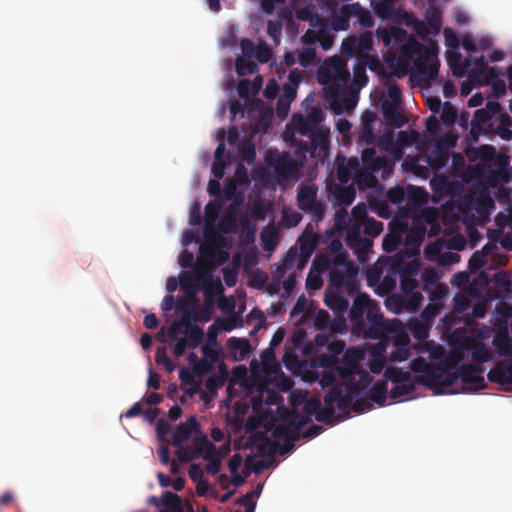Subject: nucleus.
Wrapping results in <instances>:
<instances>
[{
    "instance_id": "1a4fd4ad",
    "label": "nucleus",
    "mask_w": 512,
    "mask_h": 512,
    "mask_svg": "<svg viewBox=\"0 0 512 512\" xmlns=\"http://www.w3.org/2000/svg\"><path fill=\"white\" fill-rule=\"evenodd\" d=\"M346 260H348V254L343 249L341 241L333 239L326 247L324 253L316 255L312 267L316 272H325L334 264H343Z\"/></svg>"
},
{
    "instance_id": "de8ad7c7",
    "label": "nucleus",
    "mask_w": 512,
    "mask_h": 512,
    "mask_svg": "<svg viewBox=\"0 0 512 512\" xmlns=\"http://www.w3.org/2000/svg\"><path fill=\"white\" fill-rule=\"evenodd\" d=\"M238 150L241 154V158L244 161H246L248 163L254 162V160L256 158V151H255V146H254L253 142H251V141L241 142L238 146Z\"/></svg>"
},
{
    "instance_id": "e433bc0d",
    "label": "nucleus",
    "mask_w": 512,
    "mask_h": 512,
    "mask_svg": "<svg viewBox=\"0 0 512 512\" xmlns=\"http://www.w3.org/2000/svg\"><path fill=\"white\" fill-rule=\"evenodd\" d=\"M387 381L388 380L377 382L369 391V397L372 400V402H375L380 406H383L387 399Z\"/></svg>"
},
{
    "instance_id": "864d4df0",
    "label": "nucleus",
    "mask_w": 512,
    "mask_h": 512,
    "mask_svg": "<svg viewBox=\"0 0 512 512\" xmlns=\"http://www.w3.org/2000/svg\"><path fill=\"white\" fill-rule=\"evenodd\" d=\"M364 7L360 5V3L355 2L351 4L343 5L340 9V14L344 16V18L351 19V18H357L360 16L361 12L363 11Z\"/></svg>"
},
{
    "instance_id": "4468645a",
    "label": "nucleus",
    "mask_w": 512,
    "mask_h": 512,
    "mask_svg": "<svg viewBox=\"0 0 512 512\" xmlns=\"http://www.w3.org/2000/svg\"><path fill=\"white\" fill-rule=\"evenodd\" d=\"M333 369L335 373L343 380L344 385L342 384V386L345 388L346 384L354 381L357 374L360 373L358 357L350 359V353L345 352L343 356V363L336 365Z\"/></svg>"
},
{
    "instance_id": "4d7b16f0",
    "label": "nucleus",
    "mask_w": 512,
    "mask_h": 512,
    "mask_svg": "<svg viewBox=\"0 0 512 512\" xmlns=\"http://www.w3.org/2000/svg\"><path fill=\"white\" fill-rule=\"evenodd\" d=\"M254 57L260 63H267L272 57V50L266 43H260L256 47Z\"/></svg>"
},
{
    "instance_id": "6e6d98bb",
    "label": "nucleus",
    "mask_w": 512,
    "mask_h": 512,
    "mask_svg": "<svg viewBox=\"0 0 512 512\" xmlns=\"http://www.w3.org/2000/svg\"><path fill=\"white\" fill-rule=\"evenodd\" d=\"M372 403L373 402L370 399V397L366 398V397H358L357 396L352 401V405H351L350 409H352L353 411H355L357 413H364L372 408V406H373Z\"/></svg>"
},
{
    "instance_id": "8fccbe9b",
    "label": "nucleus",
    "mask_w": 512,
    "mask_h": 512,
    "mask_svg": "<svg viewBox=\"0 0 512 512\" xmlns=\"http://www.w3.org/2000/svg\"><path fill=\"white\" fill-rule=\"evenodd\" d=\"M334 404L335 403L325 404L326 407H322L321 405L319 411L315 416V419L318 422L333 423V420L335 418V409L333 407Z\"/></svg>"
},
{
    "instance_id": "393cba45",
    "label": "nucleus",
    "mask_w": 512,
    "mask_h": 512,
    "mask_svg": "<svg viewBox=\"0 0 512 512\" xmlns=\"http://www.w3.org/2000/svg\"><path fill=\"white\" fill-rule=\"evenodd\" d=\"M492 344L500 356H512V339L507 328L499 329L495 333Z\"/></svg>"
},
{
    "instance_id": "49530a36",
    "label": "nucleus",
    "mask_w": 512,
    "mask_h": 512,
    "mask_svg": "<svg viewBox=\"0 0 512 512\" xmlns=\"http://www.w3.org/2000/svg\"><path fill=\"white\" fill-rule=\"evenodd\" d=\"M155 361L159 365H163L165 370L172 372L175 369V365L167 354L165 346H159L155 353Z\"/></svg>"
},
{
    "instance_id": "603ef678",
    "label": "nucleus",
    "mask_w": 512,
    "mask_h": 512,
    "mask_svg": "<svg viewBox=\"0 0 512 512\" xmlns=\"http://www.w3.org/2000/svg\"><path fill=\"white\" fill-rule=\"evenodd\" d=\"M453 310L458 313L466 312L471 306V300L469 296L464 293H457L453 299Z\"/></svg>"
},
{
    "instance_id": "a19ab883",
    "label": "nucleus",
    "mask_w": 512,
    "mask_h": 512,
    "mask_svg": "<svg viewBox=\"0 0 512 512\" xmlns=\"http://www.w3.org/2000/svg\"><path fill=\"white\" fill-rule=\"evenodd\" d=\"M361 159L363 165L372 170H377L380 168L382 160L377 157L376 150L374 148L368 147L362 151Z\"/></svg>"
},
{
    "instance_id": "c03bdc74",
    "label": "nucleus",
    "mask_w": 512,
    "mask_h": 512,
    "mask_svg": "<svg viewBox=\"0 0 512 512\" xmlns=\"http://www.w3.org/2000/svg\"><path fill=\"white\" fill-rule=\"evenodd\" d=\"M383 231V223L374 218L366 217L363 221V233L369 237H377Z\"/></svg>"
},
{
    "instance_id": "f03ea898",
    "label": "nucleus",
    "mask_w": 512,
    "mask_h": 512,
    "mask_svg": "<svg viewBox=\"0 0 512 512\" xmlns=\"http://www.w3.org/2000/svg\"><path fill=\"white\" fill-rule=\"evenodd\" d=\"M221 209L219 202L209 201L206 204L204 235L207 243L201 244L199 249L201 255L208 258L214 266L223 265L229 260L227 250L231 248V243L216 233V221Z\"/></svg>"
},
{
    "instance_id": "5fc2aeb1",
    "label": "nucleus",
    "mask_w": 512,
    "mask_h": 512,
    "mask_svg": "<svg viewBox=\"0 0 512 512\" xmlns=\"http://www.w3.org/2000/svg\"><path fill=\"white\" fill-rule=\"evenodd\" d=\"M411 369L416 373H421L420 375H426L428 373H435L436 369H434L424 358L418 357L413 360L411 364Z\"/></svg>"
},
{
    "instance_id": "412c9836",
    "label": "nucleus",
    "mask_w": 512,
    "mask_h": 512,
    "mask_svg": "<svg viewBox=\"0 0 512 512\" xmlns=\"http://www.w3.org/2000/svg\"><path fill=\"white\" fill-rule=\"evenodd\" d=\"M260 443L258 444V449L261 452H265L266 449L272 445L275 446L274 451H277L280 455H285L291 452L294 449L295 441L299 440V435H295L294 437H289V439H285L282 445L272 442L269 437L264 434L258 436Z\"/></svg>"
},
{
    "instance_id": "a211bd4d",
    "label": "nucleus",
    "mask_w": 512,
    "mask_h": 512,
    "mask_svg": "<svg viewBox=\"0 0 512 512\" xmlns=\"http://www.w3.org/2000/svg\"><path fill=\"white\" fill-rule=\"evenodd\" d=\"M492 383L499 385H512V364L499 362L487 374Z\"/></svg>"
},
{
    "instance_id": "4be33fe9",
    "label": "nucleus",
    "mask_w": 512,
    "mask_h": 512,
    "mask_svg": "<svg viewBox=\"0 0 512 512\" xmlns=\"http://www.w3.org/2000/svg\"><path fill=\"white\" fill-rule=\"evenodd\" d=\"M227 349L237 361H242L251 352V345L246 338L231 337L227 340Z\"/></svg>"
},
{
    "instance_id": "39448f33",
    "label": "nucleus",
    "mask_w": 512,
    "mask_h": 512,
    "mask_svg": "<svg viewBox=\"0 0 512 512\" xmlns=\"http://www.w3.org/2000/svg\"><path fill=\"white\" fill-rule=\"evenodd\" d=\"M328 270L329 289L346 291L347 295L357 293V270L353 263L346 260L343 264H334Z\"/></svg>"
},
{
    "instance_id": "680f3d73",
    "label": "nucleus",
    "mask_w": 512,
    "mask_h": 512,
    "mask_svg": "<svg viewBox=\"0 0 512 512\" xmlns=\"http://www.w3.org/2000/svg\"><path fill=\"white\" fill-rule=\"evenodd\" d=\"M411 355L409 346H394L390 352V357L393 361H405Z\"/></svg>"
},
{
    "instance_id": "c756f323",
    "label": "nucleus",
    "mask_w": 512,
    "mask_h": 512,
    "mask_svg": "<svg viewBox=\"0 0 512 512\" xmlns=\"http://www.w3.org/2000/svg\"><path fill=\"white\" fill-rule=\"evenodd\" d=\"M406 231V224H399L398 229L392 228L390 233L383 239V249L386 252H393L402 244V234Z\"/></svg>"
},
{
    "instance_id": "37998d69",
    "label": "nucleus",
    "mask_w": 512,
    "mask_h": 512,
    "mask_svg": "<svg viewBox=\"0 0 512 512\" xmlns=\"http://www.w3.org/2000/svg\"><path fill=\"white\" fill-rule=\"evenodd\" d=\"M213 301L209 299L205 305L200 307L193 315V319L196 322L207 323L212 319L214 314Z\"/></svg>"
},
{
    "instance_id": "0e129e2a",
    "label": "nucleus",
    "mask_w": 512,
    "mask_h": 512,
    "mask_svg": "<svg viewBox=\"0 0 512 512\" xmlns=\"http://www.w3.org/2000/svg\"><path fill=\"white\" fill-rule=\"evenodd\" d=\"M487 263V258L485 257V253L480 251H475L470 260H469V268L471 270H478L484 267Z\"/></svg>"
},
{
    "instance_id": "cd10ccee",
    "label": "nucleus",
    "mask_w": 512,
    "mask_h": 512,
    "mask_svg": "<svg viewBox=\"0 0 512 512\" xmlns=\"http://www.w3.org/2000/svg\"><path fill=\"white\" fill-rule=\"evenodd\" d=\"M182 324L185 328L183 333L185 338L190 343V348H197L204 339L203 329L196 324H192L191 321L186 317L182 318Z\"/></svg>"
},
{
    "instance_id": "6e6552de",
    "label": "nucleus",
    "mask_w": 512,
    "mask_h": 512,
    "mask_svg": "<svg viewBox=\"0 0 512 512\" xmlns=\"http://www.w3.org/2000/svg\"><path fill=\"white\" fill-rule=\"evenodd\" d=\"M179 283L188 296L195 297L196 290L199 287L204 288L207 297L211 296L212 275L206 268L196 266L194 276L189 272H182L179 276Z\"/></svg>"
},
{
    "instance_id": "473e14b6",
    "label": "nucleus",
    "mask_w": 512,
    "mask_h": 512,
    "mask_svg": "<svg viewBox=\"0 0 512 512\" xmlns=\"http://www.w3.org/2000/svg\"><path fill=\"white\" fill-rule=\"evenodd\" d=\"M194 445L196 446L197 458L201 456L204 459H211L216 455V446L209 441L206 435L196 436Z\"/></svg>"
},
{
    "instance_id": "f8f14e48",
    "label": "nucleus",
    "mask_w": 512,
    "mask_h": 512,
    "mask_svg": "<svg viewBox=\"0 0 512 512\" xmlns=\"http://www.w3.org/2000/svg\"><path fill=\"white\" fill-rule=\"evenodd\" d=\"M404 233V249L398 252L402 253V256L398 257L400 261H402L405 257L411 258L419 253V248L425 236V228L419 227L412 228L410 230L406 228Z\"/></svg>"
},
{
    "instance_id": "338daca9",
    "label": "nucleus",
    "mask_w": 512,
    "mask_h": 512,
    "mask_svg": "<svg viewBox=\"0 0 512 512\" xmlns=\"http://www.w3.org/2000/svg\"><path fill=\"white\" fill-rule=\"evenodd\" d=\"M405 191L402 187L396 186L394 188L389 189L387 192V197L389 201L393 204H401L405 199Z\"/></svg>"
},
{
    "instance_id": "4c0bfd02",
    "label": "nucleus",
    "mask_w": 512,
    "mask_h": 512,
    "mask_svg": "<svg viewBox=\"0 0 512 512\" xmlns=\"http://www.w3.org/2000/svg\"><path fill=\"white\" fill-rule=\"evenodd\" d=\"M456 366V372L458 379L465 384L474 374H480L483 371V367L479 364L468 363V364H459Z\"/></svg>"
},
{
    "instance_id": "c9c22d12",
    "label": "nucleus",
    "mask_w": 512,
    "mask_h": 512,
    "mask_svg": "<svg viewBox=\"0 0 512 512\" xmlns=\"http://www.w3.org/2000/svg\"><path fill=\"white\" fill-rule=\"evenodd\" d=\"M425 20L433 33L437 34L440 32L442 25V12L437 6L430 5L427 8L425 12Z\"/></svg>"
},
{
    "instance_id": "69168bd1",
    "label": "nucleus",
    "mask_w": 512,
    "mask_h": 512,
    "mask_svg": "<svg viewBox=\"0 0 512 512\" xmlns=\"http://www.w3.org/2000/svg\"><path fill=\"white\" fill-rule=\"evenodd\" d=\"M272 436L275 438L285 437L286 439H289V437H294L295 433L290 425L277 424L273 427Z\"/></svg>"
},
{
    "instance_id": "b1692460",
    "label": "nucleus",
    "mask_w": 512,
    "mask_h": 512,
    "mask_svg": "<svg viewBox=\"0 0 512 512\" xmlns=\"http://www.w3.org/2000/svg\"><path fill=\"white\" fill-rule=\"evenodd\" d=\"M414 271H416L414 265L407 264L403 267L402 261L399 260V268L396 269V273L400 276V287L404 293H411L418 286L417 280L411 276Z\"/></svg>"
},
{
    "instance_id": "58836bf2",
    "label": "nucleus",
    "mask_w": 512,
    "mask_h": 512,
    "mask_svg": "<svg viewBox=\"0 0 512 512\" xmlns=\"http://www.w3.org/2000/svg\"><path fill=\"white\" fill-rule=\"evenodd\" d=\"M487 62L484 58V56H480L479 58H476L474 61V65L469 71L468 78L472 82H477V85L479 82H481V79L483 75L485 74V71L487 70Z\"/></svg>"
},
{
    "instance_id": "aec40b11",
    "label": "nucleus",
    "mask_w": 512,
    "mask_h": 512,
    "mask_svg": "<svg viewBox=\"0 0 512 512\" xmlns=\"http://www.w3.org/2000/svg\"><path fill=\"white\" fill-rule=\"evenodd\" d=\"M376 116L373 112L367 111L361 118V129L358 136V141L367 145L375 142L374 124Z\"/></svg>"
},
{
    "instance_id": "f257e3e1",
    "label": "nucleus",
    "mask_w": 512,
    "mask_h": 512,
    "mask_svg": "<svg viewBox=\"0 0 512 512\" xmlns=\"http://www.w3.org/2000/svg\"><path fill=\"white\" fill-rule=\"evenodd\" d=\"M349 315L353 333L365 339H378L387 327L379 305L365 293L356 295Z\"/></svg>"
},
{
    "instance_id": "e2e57ef3",
    "label": "nucleus",
    "mask_w": 512,
    "mask_h": 512,
    "mask_svg": "<svg viewBox=\"0 0 512 512\" xmlns=\"http://www.w3.org/2000/svg\"><path fill=\"white\" fill-rule=\"evenodd\" d=\"M457 117L456 109L449 103L445 102L443 106V112L441 114V119L445 124H453Z\"/></svg>"
},
{
    "instance_id": "20e7f679",
    "label": "nucleus",
    "mask_w": 512,
    "mask_h": 512,
    "mask_svg": "<svg viewBox=\"0 0 512 512\" xmlns=\"http://www.w3.org/2000/svg\"><path fill=\"white\" fill-rule=\"evenodd\" d=\"M358 375L360 377L358 382L351 381V383L346 384L345 388H343L342 383L332 387L325 394L324 403H337L339 411L348 416L354 398L359 395L361 389L367 388L372 381V377L367 372L360 371Z\"/></svg>"
},
{
    "instance_id": "5701e85b",
    "label": "nucleus",
    "mask_w": 512,
    "mask_h": 512,
    "mask_svg": "<svg viewBox=\"0 0 512 512\" xmlns=\"http://www.w3.org/2000/svg\"><path fill=\"white\" fill-rule=\"evenodd\" d=\"M382 111L385 120L394 128H401L407 122V118L401 113L399 105H394L388 100L383 102Z\"/></svg>"
},
{
    "instance_id": "79ce46f5",
    "label": "nucleus",
    "mask_w": 512,
    "mask_h": 512,
    "mask_svg": "<svg viewBox=\"0 0 512 512\" xmlns=\"http://www.w3.org/2000/svg\"><path fill=\"white\" fill-rule=\"evenodd\" d=\"M395 274L396 273L387 272L386 275L382 276V279L376 288L378 295L385 296L394 290L396 287Z\"/></svg>"
},
{
    "instance_id": "a18cd8bd",
    "label": "nucleus",
    "mask_w": 512,
    "mask_h": 512,
    "mask_svg": "<svg viewBox=\"0 0 512 512\" xmlns=\"http://www.w3.org/2000/svg\"><path fill=\"white\" fill-rule=\"evenodd\" d=\"M177 448L178 449L176 450L175 455L178 461L187 463L197 459V451L196 446L194 445V441L192 442L191 446L182 447L181 445Z\"/></svg>"
},
{
    "instance_id": "09e8293b",
    "label": "nucleus",
    "mask_w": 512,
    "mask_h": 512,
    "mask_svg": "<svg viewBox=\"0 0 512 512\" xmlns=\"http://www.w3.org/2000/svg\"><path fill=\"white\" fill-rule=\"evenodd\" d=\"M406 32L399 28H393L391 30L386 28H378L376 31V35L385 46H389L391 44L392 38H395L398 34H405Z\"/></svg>"
},
{
    "instance_id": "9b49d317",
    "label": "nucleus",
    "mask_w": 512,
    "mask_h": 512,
    "mask_svg": "<svg viewBox=\"0 0 512 512\" xmlns=\"http://www.w3.org/2000/svg\"><path fill=\"white\" fill-rule=\"evenodd\" d=\"M384 324L387 326L385 331L378 339L382 341L391 340L393 346H409L410 338L403 324L398 320L389 321L384 318Z\"/></svg>"
},
{
    "instance_id": "72a5a7b5",
    "label": "nucleus",
    "mask_w": 512,
    "mask_h": 512,
    "mask_svg": "<svg viewBox=\"0 0 512 512\" xmlns=\"http://www.w3.org/2000/svg\"><path fill=\"white\" fill-rule=\"evenodd\" d=\"M160 501L162 508L159 512H182V499L177 494L165 491Z\"/></svg>"
},
{
    "instance_id": "9d476101",
    "label": "nucleus",
    "mask_w": 512,
    "mask_h": 512,
    "mask_svg": "<svg viewBox=\"0 0 512 512\" xmlns=\"http://www.w3.org/2000/svg\"><path fill=\"white\" fill-rule=\"evenodd\" d=\"M458 380L457 372L452 374L435 371L426 375H419L417 381L419 384L432 390L435 394H444Z\"/></svg>"
},
{
    "instance_id": "13d9d810",
    "label": "nucleus",
    "mask_w": 512,
    "mask_h": 512,
    "mask_svg": "<svg viewBox=\"0 0 512 512\" xmlns=\"http://www.w3.org/2000/svg\"><path fill=\"white\" fill-rule=\"evenodd\" d=\"M316 57V51L314 48H304L298 55L299 64L303 67L310 66Z\"/></svg>"
},
{
    "instance_id": "3c124183",
    "label": "nucleus",
    "mask_w": 512,
    "mask_h": 512,
    "mask_svg": "<svg viewBox=\"0 0 512 512\" xmlns=\"http://www.w3.org/2000/svg\"><path fill=\"white\" fill-rule=\"evenodd\" d=\"M267 34L278 45L282 36V25L279 21L267 20Z\"/></svg>"
},
{
    "instance_id": "c85d7f7f",
    "label": "nucleus",
    "mask_w": 512,
    "mask_h": 512,
    "mask_svg": "<svg viewBox=\"0 0 512 512\" xmlns=\"http://www.w3.org/2000/svg\"><path fill=\"white\" fill-rule=\"evenodd\" d=\"M217 230L224 234L237 232L238 221L237 209L235 207H231V209L220 218L216 226V231Z\"/></svg>"
},
{
    "instance_id": "774afa93",
    "label": "nucleus",
    "mask_w": 512,
    "mask_h": 512,
    "mask_svg": "<svg viewBox=\"0 0 512 512\" xmlns=\"http://www.w3.org/2000/svg\"><path fill=\"white\" fill-rule=\"evenodd\" d=\"M321 406V402L317 398H310L306 401L303 407V412L306 416L312 418V416H316Z\"/></svg>"
},
{
    "instance_id": "dca6fc26",
    "label": "nucleus",
    "mask_w": 512,
    "mask_h": 512,
    "mask_svg": "<svg viewBox=\"0 0 512 512\" xmlns=\"http://www.w3.org/2000/svg\"><path fill=\"white\" fill-rule=\"evenodd\" d=\"M346 294V291L327 288L324 302L335 314L345 313L349 306Z\"/></svg>"
},
{
    "instance_id": "7c9ffc66",
    "label": "nucleus",
    "mask_w": 512,
    "mask_h": 512,
    "mask_svg": "<svg viewBox=\"0 0 512 512\" xmlns=\"http://www.w3.org/2000/svg\"><path fill=\"white\" fill-rule=\"evenodd\" d=\"M463 347L466 349H472L471 358L479 365L486 363L491 359L490 352L484 343H474L469 339H465Z\"/></svg>"
},
{
    "instance_id": "f3484780",
    "label": "nucleus",
    "mask_w": 512,
    "mask_h": 512,
    "mask_svg": "<svg viewBox=\"0 0 512 512\" xmlns=\"http://www.w3.org/2000/svg\"><path fill=\"white\" fill-rule=\"evenodd\" d=\"M199 430V423L196 417L191 416L186 422L180 423L173 432L172 444L176 447L181 446L191 438L194 432Z\"/></svg>"
},
{
    "instance_id": "a878e982",
    "label": "nucleus",
    "mask_w": 512,
    "mask_h": 512,
    "mask_svg": "<svg viewBox=\"0 0 512 512\" xmlns=\"http://www.w3.org/2000/svg\"><path fill=\"white\" fill-rule=\"evenodd\" d=\"M300 249L302 253L308 257L310 256L319 245L320 235L312 230L309 224L304 230L302 236L299 238Z\"/></svg>"
},
{
    "instance_id": "ddd939ff",
    "label": "nucleus",
    "mask_w": 512,
    "mask_h": 512,
    "mask_svg": "<svg viewBox=\"0 0 512 512\" xmlns=\"http://www.w3.org/2000/svg\"><path fill=\"white\" fill-rule=\"evenodd\" d=\"M399 256H402V253H396L390 259L376 262L367 272V281L369 285L373 286L379 284L384 271L396 273V269L399 268Z\"/></svg>"
},
{
    "instance_id": "2f4dec72",
    "label": "nucleus",
    "mask_w": 512,
    "mask_h": 512,
    "mask_svg": "<svg viewBox=\"0 0 512 512\" xmlns=\"http://www.w3.org/2000/svg\"><path fill=\"white\" fill-rule=\"evenodd\" d=\"M441 142L442 140L436 143L435 148L427 157L428 164L434 169H441L449 160L448 151L442 148Z\"/></svg>"
},
{
    "instance_id": "2eb2a0df",
    "label": "nucleus",
    "mask_w": 512,
    "mask_h": 512,
    "mask_svg": "<svg viewBox=\"0 0 512 512\" xmlns=\"http://www.w3.org/2000/svg\"><path fill=\"white\" fill-rule=\"evenodd\" d=\"M275 173L282 179H288L297 173L298 165L289 153L278 155L272 163Z\"/></svg>"
},
{
    "instance_id": "bf43d9fd",
    "label": "nucleus",
    "mask_w": 512,
    "mask_h": 512,
    "mask_svg": "<svg viewBox=\"0 0 512 512\" xmlns=\"http://www.w3.org/2000/svg\"><path fill=\"white\" fill-rule=\"evenodd\" d=\"M311 143H312V147L314 149L319 148L320 152L326 153L329 149V139L323 133H315L312 136Z\"/></svg>"
},
{
    "instance_id": "7ed1b4c3",
    "label": "nucleus",
    "mask_w": 512,
    "mask_h": 512,
    "mask_svg": "<svg viewBox=\"0 0 512 512\" xmlns=\"http://www.w3.org/2000/svg\"><path fill=\"white\" fill-rule=\"evenodd\" d=\"M401 55L413 59L414 72L424 76L427 83L436 78L440 64L434 48L413 41L402 48Z\"/></svg>"
},
{
    "instance_id": "f704fd0d",
    "label": "nucleus",
    "mask_w": 512,
    "mask_h": 512,
    "mask_svg": "<svg viewBox=\"0 0 512 512\" xmlns=\"http://www.w3.org/2000/svg\"><path fill=\"white\" fill-rule=\"evenodd\" d=\"M488 112L484 109H478L472 120H471V127L472 131H488L489 128L492 126V117L487 114Z\"/></svg>"
},
{
    "instance_id": "0eeeda50",
    "label": "nucleus",
    "mask_w": 512,
    "mask_h": 512,
    "mask_svg": "<svg viewBox=\"0 0 512 512\" xmlns=\"http://www.w3.org/2000/svg\"><path fill=\"white\" fill-rule=\"evenodd\" d=\"M318 187L315 184H303L297 190V206L306 214L311 216V220L318 223L324 219L326 204L317 198Z\"/></svg>"
},
{
    "instance_id": "6ab92c4d",
    "label": "nucleus",
    "mask_w": 512,
    "mask_h": 512,
    "mask_svg": "<svg viewBox=\"0 0 512 512\" xmlns=\"http://www.w3.org/2000/svg\"><path fill=\"white\" fill-rule=\"evenodd\" d=\"M337 178L341 183H347L353 174L360 170L357 158L352 157L346 161L345 157L337 156Z\"/></svg>"
},
{
    "instance_id": "ea45409f",
    "label": "nucleus",
    "mask_w": 512,
    "mask_h": 512,
    "mask_svg": "<svg viewBox=\"0 0 512 512\" xmlns=\"http://www.w3.org/2000/svg\"><path fill=\"white\" fill-rule=\"evenodd\" d=\"M287 421L289 422V425L291 426L292 430L294 431L295 435H299V438L301 437V429L310 423L312 421V418L309 416L301 415L296 411H293L287 418Z\"/></svg>"
},
{
    "instance_id": "052dcab7",
    "label": "nucleus",
    "mask_w": 512,
    "mask_h": 512,
    "mask_svg": "<svg viewBox=\"0 0 512 512\" xmlns=\"http://www.w3.org/2000/svg\"><path fill=\"white\" fill-rule=\"evenodd\" d=\"M295 255L291 254V250L288 252L286 258L282 261L280 265L277 266L275 274L278 277H282L286 274V272L294 266Z\"/></svg>"
},
{
    "instance_id": "bb28decb",
    "label": "nucleus",
    "mask_w": 512,
    "mask_h": 512,
    "mask_svg": "<svg viewBox=\"0 0 512 512\" xmlns=\"http://www.w3.org/2000/svg\"><path fill=\"white\" fill-rule=\"evenodd\" d=\"M375 14L382 20H396L399 11L395 8V0H373Z\"/></svg>"
},
{
    "instance_id": "423d86ee",
    "label": "nucleus",
    "mask_w": 512,
    "mask_h": 512,
    "mask_svg": "<svg viewBox=\"0 0 512 512\" xmlns=\"http://www.w3.org/2000/svg\"><path fill=\"white\" fill-rule=\"evenodd\" d=\"M384 377L393 384V388L390 390V398L394 401L409 396L415 391L416 385H420L417 381L419 375L413 376L410 371H404L394 366H388L385 369Z\"/></svg>"
}]
</instances>
